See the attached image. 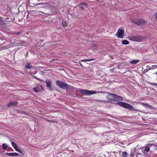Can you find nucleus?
I'll use <instances>...</instances> for the list:
<instances>
[{"instance_id":"obj_1","label":"nucleus","mask_w":157,"mask_h":157,"mask_svg":"<svg viewBox=\"0 0 157 157\" xmlns=\"http://www.w3.org/2000/svg\"><path fill=\"white\" fill-rule=\"evenodd\" d=\"M106 96L107 98L109 101H121L123 100V98L121 96L113 94L108 93Z\"/></svg>"},{"instance_id":"obj_2","label":"nucleus","mask_w":157,"mask_h":157,"mask_svg":"<svg viewBox=\"0 0 157 157\" xmlns=\"http://www.w3.org/2000/svg\"><path fill=\"white\" fill-rule=\"evenodd\" d=\"M116 104L124 108L128 109L130 110H133L136 111H139L137 110L134 109V107L129 104L123 102H117Z\"/></svg>"},{"instance_id":"obj_3","label":"nucleus","mask_w":157,"mask_h":157,"mask_svg":"<svg viewBox=\"0 0 157 157\" xmlns=\"http://www.w3.org/2000/svg\"><path fill=\"white\" fill-rule=\"evenodd\" d=\"M56 84L57 86L63 89L66 90L68 88V86L63 81L57 80Z\"/></svg>"},{"instance_id":"obj_4","label":"nucleus","mask_w":157,"mask_h":157,"mask_svg":"<svg viewBox=\"0 0 157 157\" xmlns=\"http://www.w3.org/2000/svg\"><path fill=\"white\" fill-rule=\"evenodd\" d=\"M128 38L130 40L137 42L141 41L142 40L141 37L139 36L131 35L128 36Z\"/></svg>"},{"instance_id":"obj_5","label":"nucleus","mask_w":157,"mask_h":157,"mask_svg":"<svg viewBox=\"0 0 157 157\" xmlns=\"http://www.w3.org/2000/svg\"><path fill=\"white\" fill-rule=\"evenodd\" d=\"M80 92L82 94L86 95H89L96 93V91H90L88 90L83 89L80 90Z\"/></svg>"},{"instance_id":"obj_6","label":"nucleus","mask_w":157,"mask_h":157,"mask_svg":"<svg viewBox=\"0 0 157 157\" xmlns=\"http://www.w3.org/2000/svg\"><path fill=\"white\" fill-rule=\"evenodd\" d=\"M124 31L122 27L119 28L116 34V36L119 38H123L124 36Z\"/></svg>"},{"instance_id":"obj_7","label":"nucleus","mask_w":157,"mask_h":157,"mask_svg":"<svg viewBox=\"0 0 157 157\" xmlns=\"http://www.w3.org/2000/svg\"><path fill=\"white\" fill-rule=\"evenodd\" d=\"M40 6V7L48 9L50 7L51 5L48 2H41L37 4Z\"/></svg>"},{"instance_id":"obj_8","label":"nucleus","mask_w":157,"mask_h":157,"mask_svg":"<svg viewBox=\"0 0 157 157\" xmlns=\"http://www.w3.org/2000/svg\"><path fill=\"white\" fill-rule=\"evenodd\" d=\"M45 82L46 85V87L50 91L53 90V89L51 86L52 82L50 80L48 79H47Z\"/></svg>"},{"instance_id":"obj_9","label":"nucleus","mask_w":157,"mask_h":157,"mask_svg":"<svg viewBox=\"0 0 157 157\" xmlns=\"http://www.w3.org/2000/svg\"><path fill=\"white\" fill-rule=\"evenodd\" d=\"M11 144L16 151L19 152L20 153H22V151L17 146L16 144L13 142H11Z\"/></svg>"},{"instance_id":"obj_10","label":"nucleus","mask_w":157,"mask_h":157,"mask_svg":"<svg viewBox=\"0 0 157 157\" xmlns=\"http://www.w3.org/2000/svg\"><path fill=\"white\" fill-rule=\"evenodd\" d=\"M137 25L139 26L144 25L146 23V21L143 19L137 20Z\"/></svg>"},{"instance_id":"obj_11","label":"nucleus","mask_w":157,"mask_h":157,"mask_svg":"<svg viewBox=\"0 0 157 157\" xmlns=\"http://www.w3.org/2000/svg\"><path fill=\"white\" fill-rule=\"evenodd\" d=\"M137 103H140V104H141L142 105L144 106L146 108H149L151 109H153V107L152 106H151L150 105L148 104L147 103H143L142 102H137Z\"/></svg>"},{"instance_id":"obj_12","label":"nucleus","mask_w":157,"mask_h":157,"mask_svg":"<svg viewBox=\"0 0 157 157\" xmlns=\"http://www.w3.org/2000/svg\"><path fill=\"white\" fill-rule=\"evenodd\" d=\"M18 105V102L17 101H11L7 104V105L9 107H11L12 106H16Z\"/></svg>"},{"instance_id":"obj_13","label":"nucleus","mask_w":157,"mask_h":157,"mask_svg":"<svg viewBox=\"0 0 157 157\" xmlns=\"http://www.w3.org/2000/svg\"><path fill=\"white\" fill-rule=\"evenodd\" d=\"M87 6L86 3L85 2H83L81 4H79V8L82 10H83L85 7Z\"/></svg>"},{"instance_id":"obj_14","label":"nucleus","mask_w":157,"mask_h":157,"mask_svg":"<svg viewBox=\"0 0 157 157\" xmlns=\"http://www.w3.org/2000/svg\"><path fill=\"white\" fill-rule=\"evenodd\" d=\"M5 20L2 18V17H0V25L1 26H5L6 23L4 22Z\"/></svg>"},{"instance_id":"obj_15","label":"nucleus","mask_w":157,"mask_h":157,"mask_svg":"<svg viewBox=\"0 0 157 157\" xmlns=\"http://www.w3.org/2000/svg\"><path fill=\"white\" fill-rule=\"evenodd\" d=\"M6 154L7 155H8L10 156H17L19 154L17 153L13 152V153H6Z\"/></svg>"},{"instance_id":"obj_16","label":"nucleus","mask_w":157,"mask_h":157,"mask_svg":"<svg viewBox=\"0 0 157 157\" xmlns=\"http://www.w3.org/2000/svg\"><path fill=\"white\" fill-rule=\"evenodd\" d=\"M128 153L126 151L122 152L121 157H128Z\"/></svg>"},{"instance_id":"obj_17","label":"nucleus","mask_w":157,"mask_h":157,"mask_svg":"<svg viewBox=\"0 0 157 157\" xmlns=\"http://www.w3.org/2000/svg\"><path fill=\"white\" fill-rule=\"evenodd\" d=\"M129 42L127 40H123L122 41V44L124 45H128L129 44Z\"/></svg>"},{"instance_id":"obj_18","label":"nucleus","mask_w":157,"mask_h":157,"mask_svg":"<svg viewBox=\"0 0 157 157\" xmlns=\"http://www.w3.org/2000/svg\"><path fill=\"white\" fill-rule=\"evenodd\" d=\"M95 59H84L83 60H81L80 61L81 62H86V61H93L95 60Z\"/></svg>"},{"instance_id":"obj_19","label":"nucleus","mask_w":157,"mask_h":157,"mask_svg":"<svg viewBox=\"0 0 157 157\" xmlns=\"http://www.w3.org/2000/svg\"><path fill=\"white\" fill-rule=\"evenodd\" d=\"M139 62V60H134L131 61L130 63L132 64H135Z\"/></svg>"},{"instance_id":"obj_20","label":"nucleus","mask_w":157,"mask_h":157,"mask_svg":"<svg viewBox=\"0 0 157 157\" xmlns=\"http://www.w3.org/2000/svg\"><path fill=\"white\" fill-rule=\"evenodd\" d=\"M130 20L132 23L137 25V20H135L132 18H131Z\"/></svg>"},{"instance_id":"obj_21","label":"nucleus","mask_w":157,"mask_h":157,"mask_svg":"<svg viewBox=\"0 0 157 157\" xmlns=\"http://www.w3.org/2000/svg\"><path fill=\"white\" fill-rule=\"evenodd\" d=\"M60 24L64 27H65L67 26V24L64 21H62L61 23H60Z\"/></svg>"},{"instance_id":"obj_22","label":"nucleus","mask_w":157,"mask_h":157,"mask_svg":"<svg viewBox=\"0 0 157 157\" xmlns=\"http://www.w3.org/2000/svg\"><path fill=\"white\" fill-rule=\"evenodd\" d=\"M25 67L27 69H29L31 68L32 66L29 64H27L25 66Z\"/></svg>"},{"instance_id":"obj_23","label":"nucleus","mask_w":157,"mask_h":157,"mask_svg":"<svg viewBox=\"0 0 157 157\" xmlns=\"http://www.w3.org/2000/svg\"><path fill=\"white\" fill-rule=\"evenodd\" d=\"M18 112L21 113V114H24L25 115H27V113L24 111L21 110H18Z\"/></svg>"},{"instance_id":"obj_24","label":"nucleus","mask_w":157,"mask_h":157,"mask_svg":"<svg viewBox=\"0 0 157 157\" xmlns=\"http://www.w3.org/2000/svg\"><path fill=\"white\" fill-rule=\"evenodd\" d=\"M2 148L4 150H6L7 147V146L5 144H3L2 145Z\"/></svg>"},{"instance_id":"obj_25","label":"nucleus","mask_w":157,"mask_h":157,"mask_svg":"<svg viewBox=\"0 0 157 157\" xmlns=\"http://www.w3.org/2000/svg\"><path fill=\"white\" fill-rule=\"evenodd\" d=\"M134 153L135 151L133 150H132L131 152L130 155L132 157H134Z\"/></svg>"},{"instance_id":"obj_26","label":"nucleus","mask_w":157,"mask_h":157,"mask_svg":"<svg viewBox=\"0 0 157 157\" xmlns=\"http://www.w3.org/2000/svg\"><path fill=\"white\" fill-rule=\"evenodd\" d=\"M145 150L147 152L149 151L150 150L149 147L147 146V147H145Z\"/></svg>"},{"instance_id":"obj_27","label":"nucleus","mask_w":157,"mask_h":157,"mask_svg":"<svg viewBox=\"0 0 157 157\" xmlns=\"http://www.w3.org/2000/svg\"><path fill=\"white\" fill-rule=\"evenodd\" d=\"M33 77L35 78H36V79L39 80V81H40L41 82H44V81H43V80H41V79H40L37 78L36 77V76H33Z\"/></svg>"},{"instance_id":"obj_28","label":"nucleus","mask_w":157,"mask_h":157,"mask_svg":"<svg viewBox=\"0 0 157 157\" xmlns=\"http://www.w3.org/2000/svg\"><path fill=\"white\" fill-rule=\"evenodd\" d=\"M21 33V32H15L13 33V34H15L17 35H19Z\"/></svg>"},{"instance_id":"obj_29","label":"nucleus","mask_w":157,"mask_h":157,"mask_svg":"<svg viewBox=\"0 0 157 157\" xmlns=\"http://www.w3.org/2000/svg\"><path fill=\"white\" fill-rule=\"evenodd\" d=\"M154 144L153 143H151V144H147V146L149 147H151V146L153 145H154Z\"/></svg>"},{"instance_id":"obj_30","label":"nucleus","mask_w":157,"mask_h":157,"mask_svg":"<svg viewBox=\"0 0 157 157\" xmlns=\"http://www.w3.org/2000/svg\"><path fill=\"white\" fill-rule=\"evenodd\" d=\"M152 67H153V68H157V65H152Z\"/></svg>"},{"instance_id":"obj_31","label":"nucleus","mask_w":157,"mask_h":157,"mask_svg":"<svg viewBox=\"0 0 157 157\" xmlns=\"http://www.w3.org/2000/svg\"><path fill=\"white\" fill-rule=\"evenodd\" d=\"M33 90L34 91H35L36 92H38L36 88H35V87H34L33 88Z\"/></svg>"},{"instance_id":"obj_32","label":"nucleus","mask_w":157,"mask_h":157,"mask_svg":"<svg viewBox=\"0 0 157 157\" xmlns=\"http://www.w3.org/2000/svg\"><path fill=\"white\" fill-rule=\"evenodd\" d=\"M79 63L80 64V65H81V66L82 67H84H84H85L84 66H82V63H80L79 62Z\"/></svg>"},{"instance_id":"obj_33","label":"nucleus","mask_w":157,"mask_h":157,"mask_svg":"<svg viewBox=\"0 0 157 157\" xmlns=\"http://www.w3.org/2000/svg\"><path fill=\"white\" fill-rule=\"evenodd\" d=\"M155 17L156 19L157 20V12L155 14Z\"/></svg>"},{"instance_id":"obj_34","label":"nucleus","mask_w":157,"mask_h":157,"mask_svg":"<svg viewBox=\"0 0 157 157\" xmlns=\"http://www.w3.org/2000/svg\"><path fill=\"white\" fill-rule=\"evenodd\" d=\"M137 155H141V153H139V152H138L137 153Z\"/></svg>"},{"instance_id":"obj_35","label":"nucleus","mask_w":157,"mask_h":157,"mask_svg":"<svg viewBox=\"0 0 157 157\" xmlns=\"http://www.w3.org/2000/svg\"><path fill=\"white\" fill-rule=\"evenodd\" d=\"M47 121H51V122H55L54 121H50V120H47Z\"/></svg>"},{"instance_id":"obj_36","label":"nucleus","mask_w":157,"mask_h":157,"mask_svg":"<svg viewBox=\"0 0 157 157\" xmlns=\"http://www.w3.org/2000/svg\"><path fill=\"white\" fill-rule=\"evenodd\" d=\"M40 41L41 42H43L44 41V40H43V39H42V40H40Z\"/></svg>"},{"instance_id":"obj_37","label":"nucleus","mask_w":157,"mask_h":157,"mask_svg":"<svg viewBox=\"0 0 157 157\" xmlns=\"http://www.w3.org/2000/svg\"><path fill=\"white\" fill-rule=\"evenodd\" d=\"M28 52H27V53H26V54L25 55V56H28Z\"/></svg>"},{"instance_id":"obj_38","label":"nucleus","mask_w":157,"mask_h":157,"mask_svg":"<svg viewBox=\"0 0 157 157\" xmlns=\"http://www.w3.org/2000/svg\"><path fill=\"white\" fill-rule=\"evenodd\" d=\"M19 43L21 44V43H18V44H19Z\"/></svg>"},{"instance_id":"obj_39","label":"nucleus","mask_w":157,"mask_h":157,"mask_svg":"<svg viewBox=\"0 0 157 157\" xmlns=\"http://www.w3.org/2000/svg\"><path fill=\"white\" fill-rule=\"evenodd\" d=\"M136 157H138V156H136Z\"/></svg>"}]
</instances>
